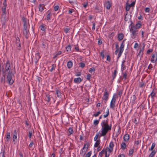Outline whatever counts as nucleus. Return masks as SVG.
<instances>
[{
	"instance_id": "1a4fd4ad",
	"label": "nucleus",
	"mask_w": 157,
	"mask_h": 157,
	"mask_svg": "<svg viewBox=\"0 0 157 157\" xmlns=\"http://www.w3.org/2000/svg\"><path fill=\"white\" fill-rule=\"evenodd\" d=\"M16 45L17 47V48L18 50H20L21 49V48L20 39L19 38L17 37L16 38Z\"/></svg>"
},
{
	"instance_id": "4be33fe9",
	"label": "nucleus",
	"mask_w": 157,
	"mask_h": 157,
	"mask_svg": "<svg viewBox=\"0 0 157 157\" xmlns=\"http://www.w3.org/2000/svg\"><path fill=\"white\" fill-rule=\"evenodd\" d=\"M86 145H84V146L82 149V151L81 153V155L83 156H84L86 154V152L87 151V150H85V148H86Z\"/></svg>"
},
{
	"instance_id": "774afa93",
	"label": "nucleus",
	"mask_w": 157,
	"mask_h": 157,
	"mask_svg": "<svg viewBox=\"0 0 157 157\" xmlns=\"http://www.w3.org/2000/svg\"><path fill=\"white\" fill-rule=\"evenodd\" d=\"M74 10L73 9H70V10H68V13L69 14H71L73 11H74Z\"/></svg>"
},
{
	"instance_id": "a211bd4d",
	"label": "nucleus",
	"mask_w": 157,
	"mask_h": 157,
	"mask_svg": "<svg viewBox=\"0 0 157 157\" xmlns=\"http://www.w3.org/2000/svg\"><path fill=\"white\" fill-rule=\"evenodd\" d=\"M10 132H8L6 136V140H5V143H8L10 141Z\"/></svg>"
},
{
	"instance_id": "de8ad7c7",
	"label": "nucleus",
	"mask_w": 157,
	"mask_h": 157,
	"mask_svg": "<svg viewBox=\"0 0 157 157\" xmlns=\"http://www.w3.org/2000/svg\"><path fill=\"white\" fill-rule=\"evenodd\" d=\"M101 113V112L100 111H98L97 113H94L93 115V116L95 117H98L99 114H100Z\"/></svg>"
},
{
	"instance_id": "bb28decb",
	"label": "nucleus",
	"mask_w": 157,
	"mask_h": 157,
	"mask_svg": "<svg viewBox=\"0 0 157 157\" xmlns=\"http://www.w3.org/2000/svg\"><path fill=\"white\" fill-rule=\"evenodd\" d=\"M156 151L155 150H152L151 153L150 154L149 156V157H153L154 155L156 153Z\"/></svg>"
},
{
	"instance_id": "5701e85b",
	"label": "nucleus",
	"mask_w": 157,
	"mask_h": 157,
	"mask_svg": "<svg viewBox=\"0 0 157 157\" xmlns=\"http://www.w3.org/2000/svg\"><path fill=\"white\" fill-rule=\"evenodd\" d=\"M129 138V135L128 134H125L123 137L124 140L125 142H127Z\"/></svg>"
},
{
	"instance_id": "aec40b11",
	"label": "nucleus",
	"mask_w": 157,
	"mask_h": 157,
	"mask_svg": "<svg viewBox=\"0 0 157 157\" xmlns=\"http://www.w3.org/2000/svg\"><path fill=\"white\" fill-rule=\"evenodd\" d=\"M57 96L59 98H61L62 97V93L61 91L59 90H57L56 91Z\"/></svg>"
},
{
	"instance_id": "9d476101",
	"label": "nucleus",
	"mask_w": 157,
	"mask_h": 157,
	"mask_svg": "<svg viewBox=\"0 0 157 157\" xmlns=\"http://www.w3.org/2000/svg\"><path fill=\"white\" fill-rule=\"evenodd\" d=\"M157 60V53L153 54L151 57V61L152 63H156Z\"/></svg>"
},
{
	"instance_id": "0e129e2a",
	"label": "nucleus",
	"mask_w": 157,
	"mask_h": 157,
	"mask_svg": "<svg viewBox=\"0 0 157 157\" xmlns=\"http://www.w3.org/2000/svg\"><path fill=\"white\" fill-rule=\"evenodd\" d=\"M135 4V1L134 2H133L130 4L129 5L131 7L134 6Z\"/></svg>"
},
{
	"instance_id": "0eeeda50",
	"label": "nucleus",
	"mask_w": 157,
	"mask_h": 157,
	"mask_svg": "<svg viewBox=\"0 0 157 157\" xmlns=\"http://www.w3.org/2000/svg\"><path fill=\"white\" fill-rule=\"evenodd\" d=\"M13 77V76H6V82L9 85H11L13 83L14 80L12 78Z\"/></svg>"
},
{
	"instance_id": "473e14b6",
	"label": "nucleus",
	"mask_w": 157,
	"mask_h": 157,
	"mask_svg": "<svg viewBox=\"0 0 157 157\" xmlns=\"http://www.w3.org/2000/svg\"><path fill=\"white\" fill-rule=\"evenodd\" d=\"M141 24L139 23H137L136 25L135 26V28L136 29H139L141 27Z\"/></svg>"
},
{
	"instance_id": "f257e3e1",
	"label": "nucleus",
	"mask_w": 157,
	"mask_h": 157,
	"mask_svg": "<svg viewBox=\"0 0 157 157\" xmlns=\"http://www.w3.org/2000/svg\"><path fill=\"white\" fill-rule=\"evenodd\" d=\"M108 119H107L106 120H104L102 121L101 123V133L100 135L99 138H100L102 136H105L108 131L111 130V124L110 125L108 124Z\"/></svg>"
},
{
	"instance_id": "e433bc0d",
	"label": "nucleus",
	"mask_w": 157,
	"mask_h": 157,
	"mask_svg": "<svg viewBox=\"0 0 157 157\" xmlns=\"http://www.w3.org/2000/svg\"><path fill=\"white\" fill-rule=\"evenodd\" d=\"M155 143H153L152 144L151 147V148H149V151H152L153 150V149L155 147Z\"/></svg>"
},
{
	"instance_id": "9b49d317",
	"label": "nucleus",
	"mask_w": 157,
	"mask_h": 157,
	"mask_svg": "<svg viewBox=\"0 0 157 157\" xmlns=\"http://www.w3.org/2000/svg\"><path fill=\"white\" fill-rule=\"evenodd\" d=\"M6 17V15H2L1 19L2 25H5L6 22L8 21Z\"/></svg>"
},
{
	"instance_id": "c85d7f7f",
	"label": "nucleus",
	"mask_w": 157,
	"mask_h": 157,
	"mask_svg": "<svg viewBox=\"0 0 157 157\" xmlns=\"http://www.w3.org/2000/svg\"><path fill=\"white\" fill-rule=\"evenodd\" d=\"M100 139L97 140L95 143V144L94 145V147H98L99 144H100Z\"/></svg>"
},
{
	"instance_id": "72a5a7b5",
	"label": "nucleus",
	"mask_w": 157,
	"mask_h": 157,
	"mask_svg": "<svg viewBox=\"0 0 157 157\" xmlns=\"http://www.w3.org/2000/svg\"><path fill=\"white\" fill-rule=\"evenodd\" d=\"M105 151L104 149H103L101 152H100L99 153V156H100V157H102V155L104 153H105V151Z\"/></svg>"
},
{
	"instance_id": "f8f14e48",
	"label": "nucleus",
	"mask_w": 157,
	"mask_h": 157,
	"mask_svg": "<svg viewBox=\"0 0 157 157\" xmlns=\"http://www.w3.org/2000/svg\"><path fill=\"white\" fill-rule=\"evenodd\" d=\"M116 98H114V96H113V98L111 101L110 104V107L112 109H114L115 107V102L116 101Z\"/></svg>"
},
{
	"instance_id": "c03bdc74",
	"label": "nucleus",
	"mask_w": 157,
	"mask_h": 157,
	"mask_svg": "<svg viewBox=\"0 0 157 157\" xmlns=\"http://www.w3.org/2000/svg\"><path fill=\"white\" fill-rule=\"evenodd\" d=\"M105 151H107L109 152V153H110L113 151V149L110 148L106 147V150Z\"/></svg>"
},
{
	"instance_id": "3c124183",
	"label": "nucleus",
	"mask_w": 157,
	"mask_h": 157,
	"mask_svg": "<svg viewBox=\"0 0 157 157\" xmlns=\"http://www.w3.org/2000/svg\"><path fill=\"white\" fill-rule=\"evenodd\" d=\"M122 94V91L121 90L118 92L117 95L120 97H121Z\"/></svg>"
},
{
	"instance_id": "09e8293b",
	"label": "nucleus",
	"mask_w": 157,
	"mask_h": 157,
	"mask_svg": "<svg viewBox=\"0 0 157 157\" xmlns=\"http://www.w3.org/2000/svg\"><path fill=\"white\" fill-rule=\"evenodd\" d=\"M92 153L91 151H90L86 155L85 157H90Z\"/></svg>"
},
{
	"instance_id": "a878e982",
	"label": "nucleus",
	"mask_w": 157,
	"mask_h": 157,
	"mask_svg": "<svg viewBox=\"0 0 157 157\" xmlns=\"http://www.w3.org/2000/svg\"><path fill=\"white\" fill-rule=\"evenodd\" d=\"M126 144L124 142H122L121 145V148L124 150L126 148Z\"/></svg>"
},
{
	"instance_id": "f03ea898",
	"label": "nucleus",
	"mask_w": 157,
	"mask_h": 157,
	"mask_svg": "<svg viewBox=\"0 0 157 157\" xmlns=\"http://www.w3.org/2000/svg\"><path fill=\"white\" fill-rule=\"evenodd\" d=\"M5 69L4 68H2L1 65L0 64V73H5L6 72L11 70L10 62L8 60L5 64Z\"/></svg>"
},
{
	"instance_id": "f704fd0d",
	"label": "nucleus",
	"mask_w": 157,
	"mask_h": 157,
	"mask_svg": "<svg viewBox=\"0 0 157 157\" xmlns=\"http://www.w3.org/2000/svg\"><path fill=\"white\" fill-rule=\"evenodd\" d=\"M40 28L41 30L43 31H45L46 30V27L43 25H40Z\"/></svg>"
},
{
	"instance_id": "8fccbe9b",
	"label": "nucleus",
	"mask_w": 157,
	"mask_h": 157,
	"mask_svg": "<svg viewBox=\"0 0 157 157\" xmlns=\"http://www.w3.org/2000/svg\"><path fill=\"white\" fill-rule=\"evenodd\" d=\"M95 71V69L94 67H92L91 68H90L89 69V72L92 73V72L93 71L94 72Z\"/></svg>"
},
{
	"instance_id": "4468645a",
	"label": "nucleus",
	"mask_w": 157,
	"mask_h": 157,
	"mask_svg": "<svg viewBox=\"0 0 157 157\" xmlns=\"http://www.w3.org/2000/svg\"><path fill=\"white\" fill-rule=\"evenodd\" d=\"M22 32L24 36L26 39H27L29 37V30H22Z\"/></svg>"
},
{
	"instance_id": "79ce46f5",
	"label": "nucleus",
	"mask_w": 157,
	"mask_h": 157,
	"mask_svg": "<svg viewBox=\"0 0 157 157\" xmlns=\"http://www.w3.org/2000/svg\"><path fill=\"white\" fill-rule=\"evenodd\" d=\"M114 146V144L113 143V142L112 141L109 144V148L113 149Z\"/></svg>"
},
{
	"instance_id": "412c9836",
	"label": "nucleus",
	"mask_w": 157,
	"mask_h": 157,
	"mask_svg": "<svg viewBox=\"0 0 157 157\" xmlns=\"http://www.w3.org/2000/svg\"><path fill=\"white\" fill-rule=\"evenodd\" d=\"M73 63L72 61H68L67 63V67L68 68L70 69L71 68L72 66H73Z\"/></svg>"
},
{
	"instance_id": "864d4df0",
	"label": "nucleus",
	"mask_w": 157,
	"mask_h": 157,
	"mask_svg": "<svg viewBox=\"0 0 157 157\" xmlns=\"http://www.w3.org/2000/svg\"><path fill=\"white\" fill-rule=\"evenodd\" d=\"M91 76V75H90L89 74H88L86 76V79H87L88 80H90V79Z\"/></svg>"
},
{
	"instance_id": "5fc2aeb1",
	"label": "nucleus",
	"mask_w": 157,
	"mask_h": 157,
	"mask_svg": "<svg viewBox=\"0 0 157 157\" xmlns=\"http://www.w3.org/2000/svg\"><path fill=\"white\" fill-rule=\"evenodd\" d=\"M99 120H95L94 122V124L95 125H97L99 123Z\"/></svg>"
},
{
	"instance_id": "680f3d73",
	"label": "nucleus",
	"mask_w": 157,
	"mask_h": 157,
	"mask_svg": "<svg viewBox=\"0 0 157 157\" xmlns=\"http://www.w3.org/2000/svg\"><path fill=\"white\" fill-rule=\"evenodd\" d=\"M153 51V50L152 49H149L147 51V54H149L150 53L152 52Z\"/></svg>"
},
{
	"instance_id": "58836bf2",
	"label": "nucleus",
	"mask_w": 157,
	"mask_h": 157,
	"mask_svg": "<svg viewBox=\"0 0 157 157\" xmlns=\"http://www.w3.org/2000/svg\"><path fill=\"white\" fill-rule=\"evenodd\" d=\"M33 136V132L32 130L29 131V132L28 137L29 139H30Z\"/></svg>"
},
{
	"instance_id": "6e6d98bb",
	"label": "nucleus",
	"mask_w": 157,
	"mask_h": 157,
	"mask_svg": "<svg viewBox=\"0 0 157 157\" xmlns=\"http://www.w3.org/2000/svg\"><path fill=\"white\" fill-rule=\"evenodd\" d=\"M151 96V97L153 98L155 96V93L153 92V91L151 93L150 95Z\"/></svg>"
},
{
	"instance_id": "dca6fc26",
	"label": "nucleus",
	"mask_w": 157,
	"mask_h": 157,
	"mask_svg": "<svg viewBox=\"0 0 157 157\" xmlns=\"http://www.w3.org/2000/svg\"><path fill=\"white\" fill-rule=\"evenodd\" d=\"M144 46H143L142 48H140L139 52V53L137 55V56H142L143 55V52L144 50Z\"/></svg>"
},
{
	"instance_id": "4c0bfd02",
	"label": "nucleus",
	"mask_w": 157,
	"mask_h": 157,
	"mask_svg": "<svg viewBox=\"0 0 157 157\" xmlns=\"http://www.w3.org/2000/svg\"><path fill=\"white\" fill-rule=\"evenodd\" d=\"M68 131L70 133L69 135L73 134L74 132L73 128L71 127H70L69 128Z\"/></svg>"
},
{
	"instance_id": "4d7b16f0",
	"label": "nucleus",
	"mask_w": 157,
	"mask_h": 157,
	"mask_svg": "<svg viewBox=\"0 0 157 157\" xmlns=\"http://www.w3.org/2000/svg\"><path fill=\"white\" fill-rule=\"evenodd\" d=\"M134 149H131L129 151V154L130 155H132Z\"/></svg>"
},
{
	"instance_id": "a18cd8bd",
	"label": "nucleus",
	"mask_w": 157,
	"mask_h": 157,
	"mask_svg": "<svg viewBox=\"0 0 157 157\" xmlns=\"http://www.w3.org/2000/svg\"><path fill=\"white\" fill-rule=\"evenodd\" d=\"M126 10L127 11H128L129 10L130 6L128 4L127 2V3H126Z\"/></svg>"
},
{
	"instance_id": "bf43d9fd",
	"label": "nucleus",
	"mask_w": 157,
	"mask_h": 157,
	"mask_svg": "<svg viewBox=\"0 0 157 157\" xmlns=\"http://www.w3.org/2000/svg\"><path fill=\"white\" fill-rule=\"evenodd\" d=\"M3 5H4V7H6H6L7 6V3H6V0H4L3 1Z\"/></svg>"
},
{
	"instance_id": "2f4dec72",
	"label": "nucleus",
	"mask_w": 157,
	"mask_h": 157,
	"mask_svg": "<svg viewBox=\"0 0 157 157\" xmlns=\"http://www.w3.org/2000/svg\"><path fill=\"white\" fill-rule=\"evenodd\" d=\"M45 99L46 101L48 102H49L50 100V95L48 94L46 95Z\"/></svg>"
},
{
	"instance_id": "b1692460",
	"label": "nucleus",
	"mask_w": 157,
	"mask_h": 157,
	"mask_svg": "<svg viewBox=\"0 0 157 157\" xmlns=\"http://www.w3.org/2000/svg\"><path fill=\"white\" fill-rule=\"evenodd\" d=\"M124 35L122 33H119L118 36L117 38L120 41L122 40L124 38Z\"/></svg>"
},
{
	"instance_id": "c756f323",
	"label": "nucleus",
	"mask_w": 157,
	"mask_h": 157,
	"mask_svg": "<svg viewBox=\"0 0 157 157\" xmlns=\"http://www.w3.org/2000/svg\"><path fill=\"white\" fill-rule=\"evenodd\" d=\"M6 7H2V15H6Z\"/></svg>"
},
{
	"instance_id": "7c9ffc66",
	"label": "nucleus",
	"mask_w": 157,
	"mask_h": 157,
	"mask_svg": "<svg viewBox=\"0 0 157 157\" xmlns=\"http://www.w3.org/2000/svg\"><path fill=\"white\" fill-rule=\"evenodd\" d=\"M48 14L47 15V20L49 21L51 19V13L50 12H49V11L47 12Z\"/></svg>"
},
{
	"instance_id": "052dcab7",
	"label": "nucleus",
	"mask_w": 157,
	"mask_h": 157,
	"mask_svg": "<svg viewBox=\"0 0 157 157\" xmlns=\"http://www.w3.org/2000/svg\"><path fill=\"white\" fill-rule=\"evenodd\" d=\"M152 65L151 64H150L147 67V68L150 70H151L152 68Z\"/></svg>"
},
{
	"instance_id": "13d9d810",
	"label": "nucleus",
	"mask_w": 157,
	"mask_h": 157,
	"mask_svg": "<svg viewBox=\"0 0 157 157\" xmlns=\"http://www.w3.org/2000/svg\"><path fill=\"white\" fill-rule=\"evenodd\" d=\"M106 57H107L106 60L107 61L110 62V57L109 56V55H107Z\"/></svg>"
},
{
	"instance_id": "423d86ee",
	"label": "nucleus",
	"mask_w": 157,
	"mask_h": 157,
	"mask_svg": "<svg viewBox=\"0 0 157 157\" xmlns=\"http://www.w3.org/2000/svg\"><path fill=\"white\" fill-rule=\"evenodd\" d=\"M109 97V94L106 90H105L104 94L103 97L102 98V99L104 100V102L105 104H106Z\"/></svg>"
},
{
	"instance_id": "a19ab883",
	"label": "nucleus",
	"mask_w": 157,
	"mask_h": 157,
	"mask_svg": "<svg viewBox=\"0 0 157 157\" xmlns=\"http://www.w3.org/2000/svg\"><path fill=\"white\" fill-rule=\"evenodd\" d=\"M13 141L15 142L16 143L17 141V136H13Z\"/></svg>"
},
{
	"instance_id": "69168bd1",
	"label": "nucleus",
	"mask_w": 157,
	"mask_h": 157,
	"mask_svg": "<svg viewBox=\"0 0 157 157\" xmlns=\"http://www.w3.org/2000/svg\"><path fill=\"white\" fill-rule=\"evenodd\" d=\"M55 68V67L54 66V64H52V67L51 68V69H50V71L51 72H52V71Z\"/></svg>"
},
{
	"instance_id": "49530a36",
	"label": "nucleus",
	"mask_w": 157,
	"mask_h": 157,
	"mask_svg": "<svg viewBox=\"0 0 157 157\" xmlns=\"http://www.w3.org/2000/svg\"><path fill=\"white\" fill-rule=\"evenodd\" d=\"M66 49L67 52L70 51L71 50V47L70 45H68L66 47Z\"/></svg>"
},
{
	"instance_id": "37998d69",
	"label": "nucleus",
	"mask_w": 157,
	"mask_h": 157,
	"mask_svg": "<svg viewBox=\"0 0 157 157\" xmlns=\"http://www.w3.org/2000/svg\"><path fill=\"white\" fill-rule=\"evenodd\" d=\"M132 99V103H134L135 102V101L136 99V96L134 95H133L131 98Z\"/></svg>"
},
{
	"instance_id": "cd10ccee",
	"label": "nucleus",
	"mask_w": 157,
	"mask_h": 157,
	"mask_svg": "<svg viewBox=\"0 0 157 157\" xmlns=\"http://www.w3.org/2000/svg\"><path fill=\"white\" fill-rule=\"evenodd\" d=\"M105 114H104L103 115V117L104 118H105L107 117L109 115V110L108 108H107L106 109V111L105 112Z\"/></svg>"
},
{
	"instance_id": "393cba45",
	"label": "nucleus",
	"mask_w": 157,
	"mask_h": 157,
	"mask_svg": "<svg viewBox=\"0 0 157 157\" xmlns=\"http://www.w3.org/2000/svg\"><path fill=\"white\" fill-rule=\"evenodd\" d=\"M117 70L116 69H115L114 70L113 72V73L112 75V80H114L115 78L117 75Z\"/></svg>"
},
{
	"instance_id": "ddd939ff",
	"label": "nucleus",
	"mask_w": 157,
	"mask_h": 157,
	"mask_svg": "<svg viewBox=\"0 0 157 157\" xmlns=\"http://www.w3.org/2000/svg\"><path fill=\"white\" fill-rule=\"evenodd\" d=\"M40 57H41L40 55L39 52L36 53L35 54V62L36 63H37Z\"/></svg>"
},
{
	"instance_id": "6e6552de",
	"label": "nucleus",
	"mask_w": 157,
	"mask_h": 157,
	"mask_svg": "<svg viewBox=\"0 0 157 157\" xmlns=\"http://www.w3.org/2000/svg\"><path fill=\"white\" fill-rule=\"evenodd\" d=\"M3 76L5 77L6 75V76H14V74L12 72L11 70L8 71L7 72H6L5 73H2Z\"/></svg>"
},
{
	"instance_id": "e2e57ef3",
	"label": "nucleus",
	"mask_w": 157,
	"mask_h": 157,
	"mask_svg": "<svg viewBox=\"0 0 157 157\" xmlns=\"http://www.w3.org/2000/svg\"><path fill=\"white\" fill-rule=\"evenodd\" d=\"M4 153V151H3V152H1V153L0 154V157H5Z\"/></svg>"
},
{
	"instance_id": "20e7f679",
	"label": "nucleus",
	"mask_w": 157,
	"mask_h": 157,
	"mask_svg": "<svg viewBox=\"0 0 157 157\" xmlns=\"http://www.w3.org/2000/svg\"><path fill=\"white\" fill-rule=\"evenodd\" d=\"M124 40L122 41V43L120 46L119 52L117 56L118 58H119L121 56L122 54V53L123 51L124 50Z\"/></svg>"
},
{
	"instance_id": "2eb2a0df",
	"label": "nucleus",
	"mask_w": 157,
	"mask_h": 157,
	"mask_svg": "<svg viewBox=\"0 0 157 157\" xmlns=\"http://www.w3.org/2000/svg\"><path fill=\"white\" fill-rule=\"evenodd\" d=\"M105 6L106 9L107 10H109L111 6V4L110 2L109 1H108L105 3Z\"/></svg>"
},
{
	"instance_id": "603ef678",
	"label": "nucleus",
	"mask_w": 157,
	"mask_h": 157,
	"mask_svg": "<svg viewBox=\"0 0 157 157\" xmlns=\"http://www.w3.org/2000/svg\"><path fill=\"white\" fill-rule=\"evenodd\" d=\"M79 67H81L82 68H83L85 66V64L83 62H81L80 63Z\"/></svg>"
},
{
	"instance_id": "39448f33",
	"label": "nucleus",
	"mask_w": 157,
	"mask_h": 157,
	"mask_svg": "<svg viewBox=\"0 0 157 157\" xmlns=\"http://www.w3.org/2000/svg\"><path fill=\"white\" fill-rule=\"evenodd\" d=\"M21 21L23 23V30H28V26L26 18L23 17L22 18Z\"/></svg>"
},
{
	"instance_id": "f3484780",
	"label": "nucleus",
	"mask_w": 157,
	"mask_h": 157,
	"mask_svg": "<svg viewBox=\"0 0 157 157\" xmlns=\"http://www.w3.org/2000/svg\"><path fill=\"white\" fill-rule=\"evenodd\" d=\"M82 81V79L80 77L75 78L74 80V82L77 84L80 83Z\"/></svg>"
},
{
	"instance_id": "7ed1b4c3",
	"label": "nucleus",
	"mask_w": 157,
	"mask_h": 157,
	"mask_svg": "<svg viewBox=\"0 0 157 157\" xmlns=\"http://www.w3.org/2000/svg\"><path fill=\"white\" fill-rule=\"evenodd\" d=\"M130 25H131V28L130 29V31L132 33L131 37L134 39L138 34V31L137 29L135 28V26L134 25H132L131 23Z\"/></svg>"
},
{
	"instance_id": "c9c22d12",
	"label": "nucleus",
	"mask_w": 157,
	"mask_h": 157,
	"mask_svg": "<svg viewBox=\"0 0 157 157\" xmlns=\"http://www.w3.org/2000/svg\"><path fill=\"white\" fill-rule=\"evenodd\" d=\"M62 52L61 51H59L53 57L54 59L56 58L58 56L61 54Z\"/></svg>"
},
{
	"instance_id": "338daca9",
	"label": "nucleus",
	"mask_w": 157,
	"mask_h": 157,
	"mask_svg": "<svg viewBox=\"0 0 157 157\" xmlns=\"http://www.w3.org/2000/svg\"><path fill=\"white\" fill-rule=\"evenodd\" d=\"M114 35V33L113 32H112L110 34H109V38H111V37H113Z\"/></svg>"
},
{
	"instance_id": "6ab92c4d",
	"label": "nucleus",
	"mask_w": 157,
	"mask_h": 157,
	"mask_svg": "<svg viewBox=\"0 0 157 157\" xmlns=\"http://www.w3.org/2000/svg\"><path fill=\"white\" fill-rule=\"evenodd\" d=\"M45 8V6L44 4H40L39 6V10L40 12H42Z\"/></svg>"
},
{
	"instance_id": "ea45409f",
	"label": "nucleus",
	"mask_w": 157,
	"mask_h": 157,
	"mask_svg": "<svg viewBox=\"0 0 157 157\" xmlns=\"http://www.w3.org/2000/svg\"><path fill=\"white\" fill-rule=\"evenodd\" d=\"M5 77L3 76V77H2L1 78L0 82L1 83H3L4 84L5 82Z\"/></svg>"
}]
</instances>
